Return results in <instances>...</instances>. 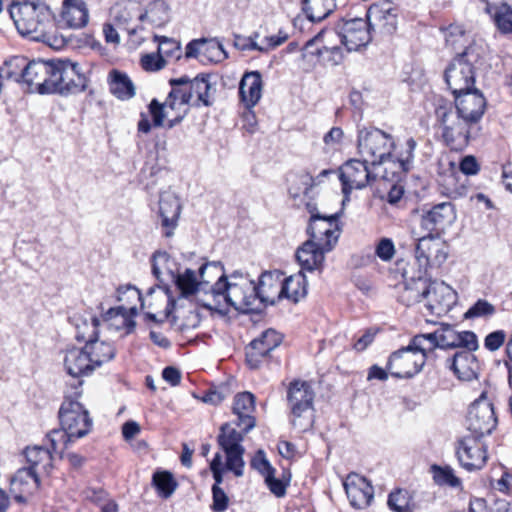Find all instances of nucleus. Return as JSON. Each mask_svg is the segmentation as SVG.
I'll list each match as a JSON object with an SVG mask.
<instances>
[{"mask_svg":"<svg viewBox=\"0 0 512 512\" xmlns=\"http://www.w3.org/2000/svg\"><path fill=\"white\" fill-rule=\"evenodd\" d=\"M416 146L417 143L413 138H409L406 141V149L397 159V164L402 172H408L412 168L414 151L416 149Z\"/></svg>","mask_w":512,"mask_h":512,"instance_id":"obj_61","label":"nucleus"},{"mask_svg":"<svg viewBox=\"0 0 512 512\" xmlns=\"http://www.w3.org/2000/svg\"><path fill=\"white\" fill-rule=\"evenodd\" d=\"M495 307L484 299L477 300L464 314L465 319L489 317L495 313Z\"/></svg>","mask_w":512,"mask_h":512,"instance_id":"obj_57","label":"nucleus"},{"mask_svg":"<svg viewBox=\"0 0 512 512\" xmlns=\"http://www.w3.org/2000/svg\"><path fill=\"white\" fill-rule=\"evenodd\" d=\"M265 483L269 488L270 492L276 497H284L286 494L287 486L289 485L290 479L282 480L275 477V473L266 475Z\"/></svg>","mask_w":512,"mask_h":512,"instance_id":"obj_62","label":"nucleus"},{"mask_svg":"<svg viewBox=\"0 0 512 512\" xmlns=\"http://www.w3.org/2000/svg\"><path fill=\"white\" fill-rule=\"evenodd\" d=\"M274 281L279 283L280 288L277 299L287 298L296 303L307 294V280L302 271L287 277L284 281H281L277 274Z\"/></svg>","mask_w":512,"mask_h":512,"instance_id":"obj_32","label":"nucleus"},{"mask_svg":"<svg viewBox=\"0 0 512 512\" xmlns=\"http://www.w3.org/2000/svg\"><path fill=\"white\" fill-rule=\"evenodd\" d=\"M357 148L364 161L377 166L391 157L395 142L390 134L378 128L364 127L358 130Z\"/></svg>","mask_w":512,"mask_h":512,"instance_id":"obj_5","label":"nucleus"},{"mask_svg":"<svg viewBox=\"0 0 512 512\" xmlns=\"http://www.w3.org/2000/svg\"><path fill=\"white\" fill-rule=\"evenodd\" d=\"M181 212V204L179 198L171 192H163L159 198V213L161 217V225L165 229L164 235L171 237L177 226V222Z\"/></svg>","mask_w":512,"mask_h":512,"instance_id":"obj_27","label":"nucleus"},{"mask_svg":"<svg viewBox=\"0 0 512 512\" xmlns=\"http://www.w3.org/2000/svg\"><path fill=\"white\" fill-rule=\"evenodd\" d=\"M487 52V45L482 39H474L463 52L458 53L455 57L461 58L465 63L475 69L477 64L482 63Z\"/></svg>","mask_w":512,"mask_h":512,"instance_id":"obj_45","label":"nucleus"},{"mask_svg":"<svg viewBox=\"0 0 512 512\" xmlns=\"http://www.w3.org/2000/svg\"><path fill=\"white\" fill-rule=\"evenodd\" d=\"M209 270H222L221 262H206L199 267L197 277L196 272L193 269L186 268L184 272L177 273L173 276V281L176 288L179 290L180 295L184 298H190L198 295L199 292H207V286L210 284V279H206V273Z\"/></svg>","mask_w":512,"mask_h":512,"instance_id":"obj_11","label":"nucleus"},{"mask_svg":"<svg viewBox=\"0 0 512 512\" xmlns=\"http://www.w3.org/2000/svg\"><path fill=\"white\" fill-rule=\"evenodd\" d=\"M351 506L357 509L368 507L374 498L372 484L357 473H350L343 482Z\"/></svg>","mask_w":512,"mask_h":512,"instance_id":"obj_23","label":"nucleus"},{"mask_svg":"<svg viewBox=\"0 0 512 512\" xmlns=\"http://www.w3.org/2000/svg\"><path fill=\"white\" fill-rule=\"evenodd\" d=\"M369 162L358 159H351L339 168V180L342 185V192L346 198L354 189H363L376 175L368 169Z\"/></svg>","mask_w":512,"mask_h":512,"instance_id":"obj_14","label":"nucleus"},{"mask_svg":"<svg viewBox=\"0 0 512 512\" xmlns=\"http://www.w3.org/2000/svg\"><path fill=\"white\" fill-rule=\"evenodd\" d=\"M255 411V397L250 392H242L235 396L233 413L237 416L234 421L235 426L242 427L244 433H248L256 425V419L253 416Z\"/></svg>","mask_w":512,"mask_h":512,"instance_id":"obj_28","label":"nucleus"},{"mask_svg":"<svg viewBox=\"0 0 512 512\" xmlns=\"http://www.w3.org/2000/svg\"><path fill=\"white\" fill-rule=\"evenodd\" d=\"M282 335L274 329H267L252 340L245 348L246 363L252 369H257L270 352L282 342Z\"/></svg>","mask_w":512,"mask_h":512,"instance_id":"obj_17","label":"nucleus"},{"mask_svg":"<svg viewBox=\"0 0 512 512\" xmlns=\"http://www.w3.org/2000/svg\"><path fill=\"white\" fill-rule=\"evenodd\" d=\"M429 292V280L421 276L405 280L402 290L399 292V301L411 306L425 299Z\"/></svg>","mask_w":512,"mask_h":512,"instance_id":"obj_36","label":"nucleus"},{"mask_svg":"<svg viewBox=\"0 0 512 512\" xmlns=\"http://www.w3.org/2000/svg\"><path fill=\"white\" fill-rule=\"evenodd\" d=\"M425 300V307L431 315L442 316L455 304L456 292L444 282L429 280V292Z\"/></svg>","mask_w":512,"mask_h":512,"instance_id":"obj_21","label":"nucleus"},{"mask_svg":"<svg viewBox=\"0 0 512 512\" xmlns=\"http://www.w3.org/2000/svg\"><path fill=\"white\" fill-rule=\"evenodd\" d=\"M9 14L22 35L43 33L45 25L52 19L50 8L40 0L13 2L9 8Z\"/></svg>","mask_w":512,"mask_h":512,"instance_id":"obj_3","label":"nucleus"},{"mask_svg":"<svg viewBox=\"0 0 512 512\" xmlns=\"http://www.w3.org/2000/svg\"><path fill=\"white\" fill-rule=\"evenodd\" d=\"M88 9L82 0H64L61 12L62 22L69 28L78 29L88 23Z\"/></svg>","mask_w":512,"mask_h":512,"instance_id":"obj_33","label":"nucleus"},{"mask_svg":"<svg viewBox=\"0 0 512 512\" xmlns=\"http://www.w3.org/2000/svg\"><path fill=\"white\" fill-rule=\"evenodd\" d=\"M490 14L493 15L494 22L501 33H512V7L510 5L497 7Z\"/></svg>","mask_w":512,"mask_h":512,"instance_id":"obj_53","label":"nucleus"},{"mask_svg":"<svg viewBox=\"0 0 512 512\" xmlns=\"http://www.w3.org/2000/svg\"><path fill=\"white\" fill-rule=\"evenodd\" d=\"M458 330L455 326L447 323H440L439 327L435 330L437 348L440 349H455V336Z\"/></svg>","mask_w":512,"mask_h":512,"instance_id":"obj_52","label":"nucleus"},{"mask_svg":"<svg viewBox=\"0 0 512 512\" xmlns=\"http://www.w3.org/2000/svg\"><path fill=\"white\" fill-rule=\"evenodd\" d=\"M456 456L467 471L482 469L488 459L487 445L482 438L465 435L457 441Z\"/></svg>","mask_w":512,"mask_h":512,"instance_id":"obj_13","label":"nucleus"},{"mask_svg":"<svg viewBox=\"0 0 512 512\" xmlns=\"http://www.w3.org/2000/svg\"><path fill=\"white\" fill-rule=\"evenodd\" d=\"M39 488L38 471H34L33 467H22L11 478L9 492L16 502L26 504L27 496L33 495Z\"/></svg>","mask_w":512,"mask_h":512,"instance_id":"obj_22","label":"nucleus"},{"mask_svg":"<svg viewBox=\"0 0 512 512\" xmlns=\"http://www.w3.org/2000/svg\"><path fill=\"white\" fill-rule=\"evenodd\" d=\"M266 286L270 288L279 286V283L274 281L272 272L262 273L257 285L254 281L241 277V282L232 285L228 295V304L243 314L261 312L266 305L274 304V299L266 290Z\"/></svg>","mask_w":512,"mask_h":512,"instance_id":"obj_1","label":"nucleus"},{"mask_svg":"<svg viewBox=\"0 0 512 512\" xmlns=\"http://www.w3.org/2000/svg\"><path fill=\"white\" fill-rule=\"evenodd\" d=\"M302 10L311 22H320L336 8L334 0H302Z\"/></svg>","mask_w":512,"mask_h":512,"instance_id":"obj_39","label":"nucleus"},{"mask_svg":"<svg viewBox=\"0 0 512 512\" xmlns=\"http://www.w3.org/2000/svg\"><path fill=\"white\" fill-rule=\"evenodd\" d=\"M153 39L158 43L157 52L159 55L165 58H176L179 59L181 53L180 43L172 38L166 36H159L154 34Z\"/></svg>","mask_w":512,"mask_h":512,"instance_id":"obj_51","label":"nucleus"},{"mask_svg":"<svg viewBox=\"0 0 512 512\" xmlns=\"http://www.w3.org/2000/svg\"><path fill=\"white\" fill-rule=\"evenodd\" d=\"M437 236L428 234L418 239L415 257L421 267L440 266L447 259L443 245L436 241Z\"/></svg>","mask_w":512,"mask_h":512,"instance_id":"obj_25","label":"nucleus"},{"mask_svg":"<svg viewBox=\"0 0 512 512\" xmlns=\"http://www.w3.org/2000/svg\"><path fill=\"white\" fill-rule=\"evenodd\" d=\"M437 340L435 331L427 334H419L414 336L408 347L418 354H424L425 359L427 358V353L433 351L437 348Z\"/></svg>","mask_w":512,"mask_h":512,"instance_id":"obj_50","label":"nucleus"},{"mask_svg":"<svg viewBox=\"0 0 512 512\" xmlns=\"http://www.w3.org/2000/svg\"><path fill=\"white\" fill-rule=\"evenodd\" d=\"M444 78L454 96L475 88V69L461 58L452 59L445 69Z\"/></svg>","mask_w":512,"mask_h":512,"instance_id":"obj_19","label":"nucleus"},{"mask_svg":"<svg viewBox=\"0 0 512 512\" xmlns=\"http://www.w3.org/2000/svg\"><path fill=\"white\" fill-rule=\"evenodd\" d=\"M53 71L52 60H32L28 61L22 83L28 86L30 92L39 94H51V77Z\"/></svg>","mask_w":512,"mask_h":512,"instance_id":"obj_20","label":"nucleus"},{"mask_svg":"<svg viewBox=\"0 0 512 512\" xmlns=\"http://www.w3.org/2000/svg\"><path fill=\"white\" fill-rule=\"evenodd\" d=\"M109 90L118 99L128 100L135 95V87L126 73L112 70L108 78Z\"/></svg>","mask_w":512,"mask_h":512,"instance_id":"obj_38","label":"nucleus"},{"mask_svg":"<svg viewBox=\"0 0 512 512\" xmlns=\"http://www.w3.org/2000/svg\"><path fill=\"white\" fill-rule=\"evenodd\" d=\"M263 89L259 71L246 72L239 83V96L246 108H253L261 99Z\"/></svg>","mask_w":512,"mask_h":512,"instance_id":"obj_30","label":"nucleus"},{"mask_svg":"<svg viewBox=\"0 0 512 512\" xmlns=\"http://www.w3.org/2000/svg\"><path fill=\"white\" fill-rule=\"evenodd\" d=\"M149 113L152 117V122L154 127H162L164 126V119L168 117V112L165 110L169 107L166 106V101L164 103H160L157 99H153L149 106Z\"/></svg>","mask_w":512,"mask_h":512,"instance_id":"obj_59","label":"nucleus"},{"mask_svg":"<svg viewBox=\"0 0 512 512\" xmlns=\"http://www.w3.org/2000/svg\"><path fill=\"white\" fill-rule=\"evenodd\" d=\"M237 284V282L229 281L225 273H222L218 276L217 281L214 285L207 286V292L215 299L217 296H223L225 301L228 303V295L232 288V285Z\"/></svg>","mask_w":512,"mask_h":512,"instance_id":"obj_56","label":"nucleus"},{"mask_svg":"<svg viewBox=\"0 0 512 512\" xmlns=\"http://www.w3.org/2000/svg\"><path fill=\"white\" fill-rule=\"evenodd\" d=\"M425 364V355L413 352L408 346L393 352L387 362V371L396 378H411Z\"/></svg>","mask_w":512,"mask_h":512,"instance_id":"obj_15","label":"nucleus"},{"mask_svg":"<svg viewBox=\"0 0 512 512\" xmlns=\"http://www.w3.org/2000/svg\"><path fill=\"white\" fill-rule=\"evenodd\" d=\"M314 398L315 392L307 381L297 379L289 383L286 400L294 427L304 431L312 426V420L306 414L313 410Z\"/></svg>","mask_w":512,"mask_h":512,"instance_id":"obj_6","label":"nucleus"},{"mask_svg":"<svg viewBox=\"0 0 512 512\" xmlns=\"http://www.w3.org/2000/svg\"><path fill=\"white\" fill-rule=\"evenodd\" d=\"M435 114L442 126V137L448 146H463L469 142L471 126L474 123L464 119L451 103L438 105Z\"/></svg>","mask_w":512,"mask_h":512,"instance_id":"obj_7","label":"nucleus"},{"mask_svg":"<svg viewBox=\"0 0 512 512\" xmlns=\"http://www.w3.org/2000/svg\"><path fill=\"white\" fill-rule=\"evenodd\" d=\"M455 349L463 348L468 351H476L479 347L478 338L472 331H457L455 336Z\"/></svg>","mask_w":512,"mask_h":512,"instance_id":"obj_58","label":"nucleus"},{"mask_svg":"<svg viewBox=\"0 0 512 512\" xmlns=\"http://www.w3.org/2000/svg\"><path fill=\"white\" fill-rule=\"evenodd\" d=\"M469 435L483 438L491 434L497 425L493 404L485 398L474 401L468 410L466 417Z\"/></svg>","mask_w":512,"mask_h":512,"instance_id":"obj_12","label":"nucleus"},{"mask_svg":"<svg viewBox=\"0 0 512 512\" xmlns=\"http://www.w3.org/2000/svg\"><path fill=\"white\" fill-rule=\"evenodd\" d=\"M433 481L440 487L461 488L462 480L456 476L454 469L449 465L433 464L430 467Z\"/></svg>","mask_w":512,"mask_h":512,"instance_id":"obj_43","label":"nucleus"},{"mask_svg":"<svg viewBox=\"0 0 512 512\" xmlns=\"http://www.w3.org/2000/svg\"><path fill=\"white\" fill-rule=\"evenodd\" d=\"M388 507L394 512H413L411 496L405 489L392 491L387 500Z\"/></svg>","mask_w":512,"mask_h":512,"instance_id":"obj_49","label":"nucleus"},{"mask_svg":"<svg viewBox=\"0 0 512 512\" xmlns=\"http://www.w3.org/2000/svg\"><path fill=\"white\" fill-rule=\"evenodd\" d=\"M373 33L377 31L386 36L393 35L398 26L399 9L391 2L376 3L366 11Z\"/></svg>","mask_w":512,"mask_h":512,"instance_id":"obj_16","label":"nucleus"},{"mask_svg":"<svg viewBox=\"0 0 512 512\" xmlns=\"http://www.w3.org/2000/svg\"><path fill=\"white\" fill-rule=\"evenodd\" d=\"M171 91L166 98V106L170 110H180L181 108L188 107L191 103V94L189 92V77L182 76L179 78H172L169 80Z\"/></svg>","mask_w":512,"mask_h":512,"instance_id":"obj_35","label":"nucleus"},{"mask_svg":"<svg viewBox=\"0 0 512 512\" xmlns=\"http://www.w3.org/2000/svg\"><path fill=\"white\" fill-rule=\"evenodd\" d=\"M140 9L135 3H128L125 5H116L112 9L113 21L123 29L127 30L130 28V24L134 19L138 20Z\"/></svg>","mask_w":512,"mask_h":512,"instance_id":"obj_46","label":"nucleus"},{"mask_svg":"<svg viewBox=\"0 0 512 512\" xmlns=\"http://www.w3.org/2000/svg\"><path fill=\"white\" fill-rule=\"evenodd\" d=\"M139 22H147L153 28L165 26L170 21V7L165 0H153L138 15Z\"/></svg>","mask_w":512,"mask_h":512,"instance_id":"obj_34","label":"nucleus"},{"mask_svg":"<svg viewBox=\"0 0 512 512\" xmlns=\"http://www.w3.org/2000/svg\"><path fill=\"white\" fill-rule=\"evenodd\" d=\"M234 425V422L224 423L220 428L217 440L222 450L243 447L241 443L246 433L243 431V426L239 427L241 431H237Z\"/></svg>","mask_w":512,"mask_h":512,"instance_id":"obj_42","label":"nucleus"},{"mask_svg":"<svg viewBox=\"0 0 512 512\" xmlns=\"http://www.w3.org/2000/svg\"><path fill=\"white\" fill-rule=\"evenodd\" d=\"M229 498L221 487L212 486V505L214 512H224L228 508Z\"/></svg>","mask_w":512,"mask_h":512,"instance_id":"obj_63","label":"nucleus"},{"mask_svg":"<svg viewBox=\"0 0 512 512\" xmlns=\"http://www.w3.org/2000/svg\"><path fill=\"white\" fill-rule=\"evenodd\" d=\"M51 94L69 95L84 91L89 78L82 67L69 59L52 60Z\"/></svg>","mask_w":512,"mask_h":512,"instance_id":"obj_4","label":"nucleus"},{"mask_svg":"<svg viewBox=\"0 0 512 512\" xmlns=\"http://www.w3.org/2000/svg\"><path fill=\"white\" fill-rule=\"evenodd\" d=\"M28 467H33L34 471H38V467L43 462H49L51 460V451L41 446H35L32 448H26L24 451Z\"/></svg>","mask_w":512,"mask_h":512,"instance_id":"obj_55","label":"nucleus"},{"mask_svg":"<svg viewBox=\"0 0 512 512\" xmlns=\"http://www.w3.org/2000/svg\"><path fill=\"white\" fill-rule=\"evenodd\" d=\"M456 220L455 207L451 202L434 205L421 216V228L428 234L439 236Z\"/></svg>","mask_w":512,"mask_h":512,"instance_id":"obj_18","label":"nucleus"},{"mask_svg":"<svg viewBox=\"0 0 512 512\" xmlns=\"http://www.w3.org/2000/svg\"><path fill=\"white\" fill-rule=\"evenodd\" d=\"M137 315V307L131 306L129 308L124 305L109 308L102 315V319L110 328L115 330L125 329L126 334L134 331L136 322L134 317Z\"/></svg>","mask_w":512,"mask_h":512,"instance_id":"obj_31","label":"nucleus"},{"mask_svg":"<svg viewBox=\"0 0 512 512\" xmlns=\"http://www.w3.org/2000/svg\"><path fill=\"white\" fill-rule=\"evenodd\" d=\"M335 32L339 36L341 44L347 51H357L366 47L372 41V29L367 15L365 18L355 17L342 19L335 26Z\"/></svg>","mask_w":512,"mask_h":512,"instance_id":"obj_10","label":"nucleus"},{"mask_svg":"<svg viewBox=\"0 0 512 512\" xmlns=\"http://www.w3.org/2000/svg\"><path fill=\"white\" fill-rule=\"evenodd\" d=\"M251 467L257 470L264 478L268 474L275 473V468L272 467L268 459L266 458L265 452L259 449L253 458L251 459Z\"/></svg>","mask_w":512,"mask_h":512,"instance_id":"obj_60","label":"nucleus"},{"mask_svg":"<svg viewBox=\"0 0 512 512\" xmlns=\"http://www.w3.org/2000/svg\"><path fill=\"white\" fill-rule=\"evenodd\" d=\"M50 441L51 453L58 454L62 457L63 452L67 449L68 445L76 438L65 431L61 426L59 429H53L47 434Z\"/></svg>","mask_w":512,"mask_h":512,"instance_id":"obj_48","label":"nucleus"},{"mask_svg":"<svg viewBox=\"0 0 512 512\" xmlns=\"http://www.w3.org/2000/svg\"><path fill=\"white\" fill-rule=\"evenodd\" d=\"M78 397L66 393L58 411L60 426L76 439L86 436L92 429L89 412L77 400Z\"/></svg>","mask_w":512,"mask_h":512,"instance_id":"obj_8","label":"nucleus"},{"mask_svg":"<svg viewBox=\"0 0 512 512\" xmlns=\"http://www.w3.org/2000/svg\"><path fill=\"white\" fill-rule=\"evenodd\" d=\"M472 352L468 350L458 351L453 357L447 359L449 368L460 380L470 381L477 377L479 363Z\"/></svg>","mask_w":512,"mask_h":512,"instance_id":"obj_29","label":"nucleus"},{"mask_svg":"<svg viewBox=\"0 0 512 512\" xmlns=\"http://www.w3.org/2000/svg\"><path fill=\"white\" fill-rule=\"evenodd\" d=\"M325 32H326V30L322 29L313 38L309 39L305 43L304 49L309 54L316 55V56H321L324 53H327V54H329V56L327 57V62L333 66L339 65L343 61V58H344L342 49L340 47L334 46V47L329 48L327 46H323L322 48H316L315 50L312 49L316 43H318L322 40V37L325 34Z\"/></svg>","mask_w":512,"mask_h":512,"instance_id":"obj_41","label":"nucleus"},{"mask_svg":"<svg viewBox=\"0 0 512 512\" xmlns=\"http://www.w3.org/2000/svg\"><path fill=\"white\" fill-rule=\"evenodd\" d=\"M331 250H325L323 245L306 240L296 251V259L301 267V270L312 272L315 270H322L325 261L326 253Z\"/></svg>","mask_w":512,"mask_h":512,"instance_id":"obj_26","label":"nucleus"},{"mask_svg":"<svg viewBox=\"0 0 512 512\" xmlns=\"http://www.w3.org/2000/svg\"><path fill=\"white\" fill-rule=\"evenodd\" d=\"M152 485L162 498H169L176 490L178 483L168 471H157L152 476Z\"/></svg>","mask_w":512,"mask_h":512,"instance_id":"obj_47","label":"nucleus"},{"mask_svg":"<svg viewBox=\"0 0 512 512\" xmlns=\"http://www.w3.org/2000/svg\"><path fill=\"white\" fill-rule=\"evenodd\" d=\"M375 254L382 261H390L395 254V246L391 239L382 238L375 247Z\"/></svg>","mask_w":512,"mask_h":512,"instance_id":"obj_64","label":"nucleus"},{"mask_svg":"<svg viewBox=\"0 0 512 512\" xmlns=\"http://www.w3.org/2000/svg\"><path fill=\"white\" fill-rule=\"evenodd\" d=\"M92 334L89 335L86 344L82 348H72L67 350L64 358V367L66 372L73 378L69 385L74 390L73 395L80 397L83 385L81 377L91 375L95 369L96 361L93 359L94 344L96 343V315L91 316Z\"/></svg>","mask_w":512,"mask_h":512,"instance_id":"obj_2","label":"nucleus"},{"mask_svg":"<svg viewBox=\"0 0 512 512\" xmlns=\"http://www.w3.org/2000/svg\"><path fill=\"white\" fill-rule=\"evenodd\" d=\"M342 212L332 215L312 214L306 232L310 241L323 245L325 250H333L341 234L339 218Z\"/></svg>","mask_w":512,"mask_h":512,"instance_id":"obj_9","label":"nucleus"},{"mask_svg":"<svg viewBox=\"0 0 512 512\" xmlns=\"http://www.w3.org/2000/svg\"><path fill=\"white\" fill-rule=\"evenodd\" d=\"M212 85L210 83L209 74H199L195 78L189 77V92L191 94V103L193 106H206L212 105L210 100V92Z\"/></svg>","mask_w":512,"mask_h":512,"instance_id":"obj_37","label":"nucleus"},{"mask_svg":"<svg viewBox=\"0 0 512 512\" xmlns=\"http://www.w3.org/2000/svg\"><path fill=\"white\" fill-rule=\"evenodd\" d=\"M454 97V109L459 112L464 119L476 124L482 118L486 108V100L478 89L472 88Z\"/></svg>","mask_w":512,"mask_h":512,"instance_id":"obj_24","label":"nucleus"},{"mask_svg":"<svg viewBox=\"0 0 512 512\" xmlns=\"http://www.w3.org/2000/svg\"><path fill=\"white\" fill-rule=\"evenodd\" d=\"M28 64V59L24 56H13L6 60L0 68V73L3 79L21 82L24 75V70Z\"/></svg>","mask_w":512,"mask_h":512,"instance_id":"obj_44","label":"nucleus"},{"mask_svg":"<svg viewBox=\"0 0 512 512\" xmlns=\"http://www.w3.org/2000/svg\"><path fill=\"white\" fill-rule=\"evenodd\" d=\"M178 272V264L167 252L157 251L153 254L152 273L160 282H163V274L166 273L170 280L173 281V276H176Z\"/></svg>","mask_w":512,"mask_h":512,"instance_id":"obj_40","label":"nucleus"},{"mask_svg":"<svg viewBox=\"0 0 512 512\" xmlns=\"http://www.w3.org/2000/svg\"><path fill=\"white\" fill-rule=\"evenodd\" d=\"M226 454V468L232 471L235 476L240 477L243 475L244 460L243 455L245 448H233L223 450Z\"/></svg>","mask_w":512,"mask_h":512,"instance_id":"obj_54","label":"nucleus"}]
</instances>
